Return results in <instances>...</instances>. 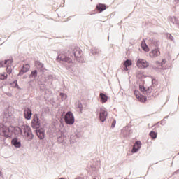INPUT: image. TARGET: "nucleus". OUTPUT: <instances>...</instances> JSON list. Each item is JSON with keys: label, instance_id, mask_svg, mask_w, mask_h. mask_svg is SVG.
I'll return each mask as SVG.
<instances>
[{"label": "nucleus", "instance_id": "nucleus-30", "mask_svg": "<svg viewBox=\"0 0 179 179\" xmlns=\"http://www.w3.org/2000/svg\"><path fill=\"white\" fill-rule=\"evenodd\" d=\"M6 79H8V74H6V73L0 74V80H6Z\"/></svg>", "mask_w": 179, "mask_h": 179}, {"label": "nucleus", "instance_id": "nucleus-52", "mask_svg": "<svg viewBox=\"0 0 179 179\" xmlns=\"http://www.w3.org/2000/svg\"><path fill=\"white\" fill-rule=\"evenodd\" d=\"M125 179H127V178H125Z\"/></svg>", "mask_w": 179, "mask_h": 179}, {"label": "nucleus", "instance_id": "nucleus-27", "mask_svg": "<svg viewBox=\"0 0 179 179\" xmlns=\"http://www.w3.org/2000/svg\"><path fill=\"white\" fill-rule=\"evenodd\" d=\"M169 118V115L166 116L162 121L158 122L155 124V125H158V124H160L161 125H166V120Z\"/></svg>", "mask_w": 179, "mask_h": 179}, {"label": "nucleus", "instance_id": "nucleus-8", "mask_svg": "<svg viewBox=\"0 0 179 179\" xmlns=\"http://www.w3.org/2000/svg\"><path fill=\"white\" fill-rule=\"evenodd\" d=\"M139 90L141 91V92L146 95V96H150L152 93V90H153V87H148V88L145 87L144 85H139Z\"/></svg>", "mask_w": 179, "mask_h": 179}, {"label": "nucleus", "instance_id": "nucleus-11", "mask_svg": "<svg viewBox=\"0 0 179 179\" xmlns=\"http://www.w3.org/2000/svg\"><path fill=\"white\" fill-rule=\"evenodd\" d=\"M33 115V112L30 108H25L24 109V117L25 120H31V116Z\"/></svg>", "mask_w": 179, "mask_h": 179}, {"label": "nucleus", "instance_id": "nucleus-38", "mask_svg": "<svg viewBox=\"0 0 179 179\" xmlns=\"http://www.w3.org/2000/svg\"><path fill=\"white\" fill-rule=\"evenodd\" d=\"M115 124H117V120H114L111 124V128H115Z\"/></svg>", "mask_w": 179, "mask_h": 179}, {"label": "nucleus", "instance_id": "nucleus-32", "mask_svg": "<svg viewBox=\"0 0 179 179\" xmlns=\"http://www.w3.org/2000/svg\"><path fill=\"white\" fill-rule=\"evenodd\" d=\"M157 85H158V82L157 81V80L156 79H155V78H152V86H151V87H155V86H157Z\"/></svg>", "mask_w": 179, "mask_h": 179}, {"label": "nucleus", "instance_id": "nucleus-42", "mask_svg": "<svg viewBox=\"0 0 179 179\" xmlns=\"http://www.w3.org/2000/svg\"><path fill=\"white\" fill-rule=\"evenodd\" d=\"M161 64H162V65H164V64H166V59H163L161 62Z\"/></svg>", "mask_w": 179, "mask_h": 179}, {"label": "nucleus", "instance_id": "nucleus-25", "mask_svg": "<svg viewBox=\"0 0 179 179\" xmlns=\"http://www.w3.org/2000/svg\"><path fill=\"white\" fill-rule=\"evenodd\" d=\"M149 136H150L151 139H156V138H157V132H155L154 131H151L149 133Z\"/></svg>", "mask_w": 179, "mask_h": 179}, {"label": "nucleus", "instance_id": "nucleus-14", "mask_svg": "<svg viewBox=\"0 0 179 179\" xmlns=\"http://www.w3.org/2000/svg\"><path fill=\"white\" fill-rule=\"evenodd\" d=\"M99 120L101 122H104L107 120V112L103 108L100 109Z\"/></svg>", "mask_w": 179, "mask_h": 179}, {"label": "nucleus", "instance_id": "nucleus-48", "mask_svg": "<svg viewBox=\"0 0 179 179\" xmlns=\"http://www.w3.org/2000/svg\"><path fill=\"white\" fill-rule=\"evenodd\" d=\"M2 176H3V173L0 171V177H2Z\"/></svg>", "mask_w": 179, "mask_h": 179}, {"label": "nucleus", "instance_id": "nucleus-28", "mask_svg": "<svg viewBox=\"0 0 179 179\" xmlns=\"http://www.w3.org/2000/svg\"><path fill=\"white\" fill-rule=\"evenodd\" d=\"M131 65H132V60L127 59L126 61H124V66H131Z\"/></svg>", "mask_w": 179, "mask_h": 179}, {"label": "nucleus", "instance_id": "nucleus-31", "mask_svg": "<svg viewBox=\"0 0 179 179\" xmlns=\"http://www.w3.org/2000/svg\"><path fill=\"white\" fill-rule=\"evenodd\" d=\"M171 22L173 23V24H176V26H179V21L177 17H173V20H171Z\"/></svg>", "mask_w": 179, "mask_h": 179}, {"label": "nucleus", "instance_id": "nucleus-36", "mask_svg": "<svg viewBox=\"0 0 179 179\" xmlns=\"http://www.w3.org/2000/svg\"><path fill=\"white\" fill-rule=\"evenodd\" d=\"M60 96L62 97V99H64V100L66 99V98L68 97V96L66 95V94L65 93H60Z\"/></svg>", "mask_w": 179, "mask_h": 179}, {"label": "nucleus", "instance_id": "nucleus-23", "mask_svg": "<svg viewBox=\"0 0 179 179\" xmlns=\"http://www.w3.org/2000/svg\"><path fill=\"white\" fill-rule=\"evenodd\" d=\"M141 47L143 51H145L146 52H149V47L148 46V45H146V42H145V40L141 42Z\"/></svg>", "mask_w": 179, "mask_h": 179}, {"label": "nucleus", "instance_id": "nucleus-17", "mask_svg": "<svg viewBox=\"0 0 179 179\" xmlns=\"http://www.w3.org/2000/svg\"><path fill=\"white\" fill-rule=\"evenodd\" d=\"M99 97L101 99V103H107V101L108 100V96L104 93L101 92L99 94Z\"/></svg>", "mask_w": 179, "mask_h": 179}, {"label": "nucleus", "instance_id": "nucleus-26", "mask_svg": "<svg viewBox=\"0 0 179 179\" xmlns=\"http://www.w3.org/2000/svg\"><path fill=\"white\" fill-rule=\"evenodd\" d=\"M83 135V133L82 131L76 133L75 134L71 135V139H73L75 136H77L78 138L79 139V138H82Z\"/></svg>", "mask_w": 179, "mask_h": 179}, {"label": "nucleus", "instance_id": "nucleus-47", "mask_svg": "<svg viewBox=\"0 0 179 179\" xmlns=\"http://www.w3.org/2000/svg\"><path fill=\"white\" fill-rule=\"evenodd\" d=\"M175 3H178L179 0H174Z\"/></svg>", "mask_w": 179, "mask_h": 179}, {"label": "nucleus", "instance_id": "nucleus-35", "mask_svg": "<svg viewBox=\"0 0 179 179\" xmlns=\"http://www.w3.org/2000/svg\"><path fill=\"white\" fill-rule=\"evenodd\" d=\"M123 135L125 138H127V136H129V131L123 130L122 131Z\"/></svg>", "mask_w": 179, "mask_h": 179}, {"label": "nucleus", "instance_id": "nucleus-39", "mask_svg": "<svg viewBox=\"0 0 179 179\" xmlns=\"http://www.w3.org/2000/svg\"><path fill=\"white\" fill-rule=\"evenodd\" d=\"M67 71H72V64H69L66 66Z\"/></svg>", "mask_w": 179, "mask_h": 179}, {"label": "nucleus", "instance_id": "nucleus-45", "mask_svg": "<svg viewBox=\"0 0 179 179\" xmlns=\"http://www.w3.org/2000/svg\"><path fill=\"white\" fill-rule=\"evenodd\" d=\"M75 179H85V178H83V177L78 176V177L76 178Z\"/></svg>", "mask_w": 179, "mask_h": 179}, {"label": "nucleus", "instance_id": "nucleus-46", "mask_svg": "<svg viewBox=\"0 0 179 179\" xmlns=\"http://www.w3.org/2000/svg\"><path fill=\"white\" fill-rule=\"evenodd\" d=\"M138 93H139L138 91H136V90L134 91V94H135V96H136V94H138Z\"/></svg>", "mask_w": 179, "mask_h": 179}, {"label": "nucleus", "instance_id": "nucleus-4", "mask_svg": "<svg viewBox=\"0 0 179 179\" xmlns=\"http://www.w3.org/2000/svg\"><path fill=\"white\" fill-rule=\"evenodd\" d=\"M31 127L34 129L41 128V122L40 120V117H38V114L37 113L34 115V117L31 120Z\"/></svg>", "mask_w": 179, "mask_h": 179}, {"label": "nucleus", "instance_id": "nucleus-15", "mask_svg": "<svg viewBox=\"0 0 179 179\" xmlns=\"http://www.w3.org/2000/svg\"><path fill=\"white\" fill-rule=\"evenodd\" d=\"M13 129L10 130L11 132V135H13V134H14V135H22V134H23V130L22 129V128L19 127H12Z\"/></svg>", "mask_w": 179, "mask_h": 179}, {"label": "nucleus", "instance_id": "nucleus-34", "mask_svg": "<svg viewBox=\"0 0 179 179\" xmlns=\"http://www.w3.org/2000/svg\"><path fill=\"white\" fill-rule=\"evenodd\" d=\"M166 37L168 40H171V41H174V37L173 36V35H171V34H167Z\"/></svg>", "mask_w": 179, "mask_h": 179}, {"label": "nucleus", "instance_id": "nucleus-19", "mask_svg": "<svg viewBox=\"0 0 179 179\" xmlns=\"http://www.w3.org/2000/svg\"><path fill=\"white\" fill-rule=\"evenodd\" d=\"M136 97L138 99V101H141V103H145V101L148 100V97L144 95L136 94Z\"/></svg>", "mask_w": 179, "mask_h": 179}, {"label": "nucleus", "instance_id": "nucleus-13", "mask_svg": "<svg viewBox=\"0 0 179 179\" xmlns=\"http://www.w3.org/2000/svg\"><path fill=\"white\" fill-rule=\"evenodd\" d=\"M30 69V65L29 64H23L22 66V69L20 70L18 76H22L24 75L27 72H29V70Z\"/></svg>", "mask_w": 179, "mask_h": 179}, {"label": "nucleus", "instance_id": "nucleus-49", "mask_svg": "<svg viewBox=\"0 0 179 179\" xmlns=\"http://www.w3.org/2000/svg\"><path fill=\"white\" fill-rule=\"evenodd\" d=\"M43 87H44V86H45V85H42Z\"/></svg>", "mask_w": 179, "mask_h": 179}, {"label": "nucleus", "instance_id": "nucleus-2", "mask_svg": "<svg viewBox=\"0 0 179 179\" xmlns=\"http://www.w3.org/2000/svg\"><path fill=\"white\" fill-rule=\"evenodd\" d=\"M12 64H13V57H10L9 59H5L4 61H0L1 68H5V65H6V71L9 75L12 73Z\"/></svg>", "mask_w": 179, "mask_h": 179}, {"label": "nucleus", "instance_id": "nucleus-22", "mask_svg": "<svg viewBox=\"0 0 179 179\" xmlns=\"http://www.w3.org/2000/svg\"><path fill=\"white\" fill-rule=\"evenodd\" d=\"M35 65L38 67V69H40V71H44V64L40 62V61H36Z\"/></svg>", "mask_w": 179, "mask_h": 179}, {"label": "nucleus", "instance_id": "nucleus-18", "mask_svg": "<svg viewBox=\"0 0 179 179\" xmlns=\"http://www.w3.org/2000/svg\"><path fill=\"white\" fill-rule=\"evenodd\" d=\"M96 9L99 12H104V10L107 9V7L106 6V4L99 3L96 5Z\"/></svg>", "mask_w": 179, "mask_h": 179}, {"label": "nucleus", "instance_id": "nucleus-37", "mask_svg": "<svg viewBox=\"0 0 179 179\" xmlns=\"http://www.w3.org/2000/svg\"><path fill=\"white\" fill-rule=\"evenodd\" d=\"M13 83L15 84L14 87H15V88H17V89H20V87H19V84H17V80H15L13 81Z\"/></svg>", "mask_w": 179, "mask_h": 179}, {"label": "nucleus", "instance_id": "nucleus-40", "mask_svg": "<svg viewBox=\"0 0 179 179\" xmlns=\"http://www.w3.org/2000/svg\"><path fill=\"white\" fill-rule=\"evenodd\" d=\"M155 64L157 65V66H163V63L159 62V61H157L155 62Z\"/></svg>", "mask_w": 179, "mask_h": 179}, {"label": "nucleus", "instance_id": "nucleus-43", "mask_svg": "<svg viewBox=\"0 0 179 179\" xmlns=\"http://www.w3.org/2000/svg\"><path fill=\"white\" fill-rule=\"evenodd\" d=\"M124 69L126 71H128V66H124Z\"/></svg>", "mask_w": 179, "mask_h": 179}, {"label": "nucleus", "instance_id": "nucleus-41", "mask_svg": "<svg viewBox=\"0 0 179 179\" xmlns=\"http://www.w3.org/2000/svg\"><path fill=\"white\" fill-rule=\"evenodd\" d=\"M151 68H152V69H154L155 71L157 69V66L154 65L151 66Z\"/></svg>", "mask_w": 179, "mask_h": 179}, {"label": "nucleus", "instance_id": "nucleus-21", "mask_svg": "<svg viewBox=\"0 0 179 179\" xmlns=\"http://www.w3.org/2000/svg\"><path fill=\"white\" fill-rule=\"evenodd\" d=\"M65 139H66V136L62 134L59 137H57V142L58 143H64V142H65Z\"/></svg>", "mask_w": 179, "mask_h": 179}, {"label": "nucleus", "instance_id": "nucleus-50", "mask_svg": "<svg viewBox=\"0 0 179 179\" xmlns=\"http://www.w3.org/2000/svg\"><path fill=\"white\" fill-rule=\"evenodd\" d=\"M156 43H159V41H156Z\"/></svg>", "mask_w": 179, "mask_h": 179}, {"label": "nucleus", "instance_id": "nucleus-6", "mask_svg": "<svg viewBox=\"0 0 179 179\" xmlns=\"http://www.w3.org/2000/svg\"><path fill=\"white\" fill-rule=\"evenodd\" d=\"M136 66L140 69H146L149 66V62L143 59H138L136 62Z\"/></svg>", "mask_w": 179, "mask_h": 179}, {"label": "nucleus", "instance_id": "nucleus-24", "mask_svg": "<svg viewBox=\"0 0 179 179\" xmlns=\"http://www.w3.org/2000/svg\"><path fill=\"white\" fill-rule=\"evenodd\" d=\"M38 73V72L37 71V70L32 71L29 75V79H36V77L37 76Z\"/></svg>", "mask_w": 179, "mask_h": 179}, {"label": "nucleus", "instance_id": "nucleus-29", "mask_svg": "<svg viewBox=\"0 0 179 179\" xmlns=\"http://www.w3.org/2000/svg\"><path fill=\"white\" fill-rule=\"evenodd\" d=\"M145 75H143V72L138 71L136 73V77L138 78V79H141V78H143Z\"/></svg>", "mask_w": 179, "mask_h": 179}, {"label": "nucleus", "instance_id": "nucleus-9", "mask_svg": "<svg viewBox=\"0 0 179 179\" xmlns=\"http://www.w3.org/2000/svg\"><path fill=\"white\" fill-rule=\"evenodd\" d=\"M11 145L14 146V148L19 149V148H22V140L17 137H15L11 140Z\"/></svg>", "mask_w": 179, "mask_h": 179}, {"label": "nucleus", "instance_id": "nucleus-10", "mask_svg": "<svg viewBox=\"0 0 179 179\" xmlns=\"http://www.w3.org/2000/svg\"><path fill=\"white\" fill-rule=\"evenodd\" d=\"M24 132L27 133V136H28L29 141H31L34 137L33 135V132L31 131V128L29 127V125L24 126Z\"/></svg>", "mask_w": 179, "mask_h": 179}, {"label": "nucleus", "instance_id": "nucleus-51", "mask_svg": "<svg viewBox=\"0 0 179 179\" xmlns=\"http://www.w3.org/2000/svg\"><path fill=\"white\" fill-rule=\"evenodd\" d=\"M109 179H113V178H109Z\"/></svg>", "mask_w": 179, "mask_h": 179}, {"label": "nucleus", "instance_id": "nucleus-16", "mask_svg": "<svg viewBox=\"0 0 179 179\" xmlns=\"http://www.w3.org/2000/svg\"><path fill=\"white\" fill-rule=\"evenodd\" d=\"M159 55H160V50H159V48L153 49L150 52V57H151V58H156V57H159Z\"/></svg>", "mask_w": 179, "mask_h": 179}, {"label": "nucleus", "instance_id": "nucleus-5", "mask_svg": "<svg viewBox=\"0 0 179 179\" xmlns=\"http://www.w3.org/2000/svg\"><path fill=\"white\" fill-rule=\"evenodd\" d=\"M64 121L67 125H73L75 124V116L71 111H68L65 115Z\"/></svg>", "mask_w": 179, "mask_h": 179}, {"label": "nucleus", "instance_id": "nucleus-44", "mask_svg": "<svg viewBox=\"0 0 179 179\" xmlns=\"http://www.w3.org/2000/svg\"><path fill=\"white\" fill-rule=\"evenodd\" d=\"M82 107H83L82 103H78V108H82Z\"/></svg>", "mask_w": 179, "mask_h": 179}, {"label": "nucleus", "instance_id": "nucleus-20", "mask_svg": "<svg viewBox=\"0 0 179 179\" xmlns=\"http://www.w3.org/2000/svg\"><path fill=\"white\" fill-rule=\"evenodd\" d=\"M90 52L92 55H99L101 52V50L97 48H92L90 50Z\"/></svg>", "mask_w": 179, "mask_h": 179}, {"label": "nucleus", "instance_id": "nucleus-12", "mask_svg": "<svg viewBox=\"0 0 179 179\" xmlns=\"http://www.w3.org/2000/svg\"><path fill=\"white\" fill-rule=\"evenodd\" d=\"M141 148H142V143H141V141H136V143L133 145L131 153H138Z\"/></svg>", "mask_w": 179, "mask_h": 179}, {"label": "nucleus", "instance_id": "nucleus-1", "mask_svg": "<svg viewBox=\"0 0 179 179\" xmlns=\"http://www.w3.org/2000/svg\"><path fill=\"white\" fill-rule=\"evenodd\" d=\"M67 55H59L56 58L57 62H66L67 64H72V58H74L77 62L80 64H85V58L82 56V50L80 48L76 46L69 50Z\"/></svg>", "mask_w": 179, "mask_h": 179}, {"label": "nucleus", "instance_id": "nucleus-7", "mask_svg": "<svg viewBox=\"0 0 179 179\" xmlns=\"http://www.w3.org/2000/svg\"><path fill=\"white\" fill-rule=\"evenodd\" d=\"M34 132L36 133V135L38 136V139L43 141L45 138V129L44 127L36 129Z\"/></svg>", "mask_w": 179, "mask_h": 179}, {"label": "nucleus", "instance_id": "nucleus-3", "mask_svg": "<svg viewBox=\"0 0 179 179\" xmlns=\"http://www.w3.org/2000/svg\"><path fill=\"white\" fill-rule=\"evenodd\" d=\"M0 136L4 138H10L12 139V133L10 132V128L9 127L0 124Z\"/></svg>", "mask_w": 179, "mask_h": 179}, {"label": "nucleus", "instance_id": "nucleus-33", "mask_svg": "<svg viewBox=\"0 0 179 179\" xmlns=\"http://www.w3.org/2000/svg\"><path fill=\"white\" fill-rule=\"evenodd\" d=\"M78 137L77 136H74L73 138H72V136H70V142L71 143H75V142H78Z\"/></svg>", "mask_w": 179, "mask_h": 179}]
</instances>
